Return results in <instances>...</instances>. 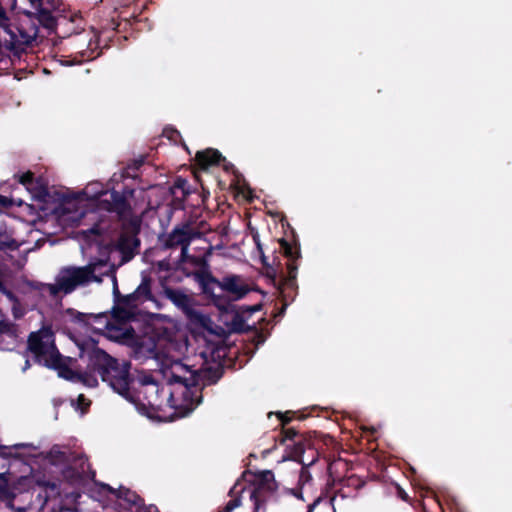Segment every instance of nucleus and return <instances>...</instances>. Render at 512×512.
Instances as JSON below:
<instances>
[{"label": "nucleus", "mask_w": 512, "mask_h": 512, "mask_svg": "<svg viewBox=\"0 0 512 512\" xmlns=\"http://www.w3.org/2000/svg\"><path fill=\"white\" fill-rule=\"evenodd\" d=\"M39 33L37 24L28 16L22 20L16 31L9 25L6 14V0H0V59L8 51L18 49L22 45H30Z\"/></svg>", "instance_id": "obj_7"}, {"label": "nucleus", "mask_w": 512, "mask_h": 512, "mask_svg": "<svg viewBox=\"0 0 512 512\" xmlns=\"http://www.w3.org/2000/svg\"><path fill=\"white\" fill-rule=\"evenodd\" d=\"M297 265L294 262L287 263V271H288V282L290 285L294 283L297 277Z\"/></svg>", "instance_id": "obj_23"}, {"label": "nucleus", "mask_w": 512, "mask_h": 512, "mask_svg": "<svg viewBox=\"0 0 512 512\" xmlns=\"http://www.w3.org/2000/svg\"><path fill=\"white\" fill-rule=\"evenodd\" d=\"M77 400H78V405H84L85 404V397H84V395L80 394L78 396Z\"/></svg>", "instance_id": "obj_31"}, {"label": "nucleus", "mask_w": 512, "mask_h": 512, "mask_svg": "<svg viewBox=\"0 0 512 512\" xmlns=\"http://www.w3.org/2000/svg\"><path fill=\"white\" fill-rule=\"evenodd\" d=\"M29 2L31 3V5L33 7H39L40 2H42V0H29ZM14 5H15V0H6V7H8V6L14 7Z\"/></svg>", "instance_id": "obj_28"}, {"label": "nucleus", "mask_w": 512, "mask_h": 512, "mask_svg": "<svg viewBox=\"0 0 512 512\" xmlns=\"http://www.w3.org/2000/svg\"><path fill=\"white\" fill-rule=\"evenodd\" d=\"M93 337L87 339H75L81 358L87 357L91 366L101 376L102 380L119 395L133 401L130 393L129 364L118 362L104 350L97 347Z\"/></svg>", "instance_id": "obj_5"}, {"label": "nucleus", "mask_w": 512, "mask_h": 512, "mask_svg": "<svg viewBox=\"0 0 512 512\" xmlns=\"http://www.w3.org/2000/svg\"><path fill=\"white\" fill-rule=\"evenodd\" d=\"M139 244L140 242L134 234L123 233L120 235L117 243L118 251L121 254L120 264L130 261L134 257Z\"/></svg>", "instance_id": "obj_14"}, {"label": "nucleus", "mask_w": 512, "mask_h": 512, "mask_svg": "<svg viewBox=\"0 0 512 512\" xmlns=\"http://www.w3.org/2000/svg\"><path fill=\"white\" fill-rule=\"evenodd\" d=\"M103 228L99 224H95L93 227L83 230L84 233H89L92 235H99L102 232Z\"/></svg>", "instance_id": "obj_27"}, {"label": "nucleus", "mask_w": 512, "mask_h": 512, "mask_svg": "<svg viewBox=\"0 0 512 512\" xmlns=\"http://www.w3.org/2000/svg\"><path fill=\"white\" fill-rule=\"evenodd\" d=\"M164 296L180 309L190 320L201 322L203 315L195 308L192 296L180 289L165 288Z\"/></svg>", "instance_id": "obj_10"}, {"label": "nucleus", "mask_w": 512, "mask_h": 512, "mask_svg": "<svg viewBox=\"0 0 512 512\" xmlns=\"http://www.w3.org/2000/svg\"><path fill=\"white\" fill-rule=\"evenodd\" d=\"M29 367V361L26 360L25 366L23 367V371H25Z\"/></svg>", "instance_id": "obj_33"}, {"label": "nucleus", "mask_w": 512, "mask_h": 512, "mask_svg": "<svg viewBox=\"0 0 512 512\" xmlns=\"http://www.w3.org/2000/svg\"><path fill=\"white\" fill-rule=\"evenodd\" d=\"M194 160H226L224 157H222L221 153L212 148H208L203 151H198L196 154V157Z\"/></svg>", "instance_id": "obj_18"}, {"label": "nucleus", "mask_w": 512, "mask_h": 512, "mask_svg": "<svg viewBox=\"0 0 512 512\" xmlns=\"http://www.w3.org/2000/svg\"><path fill=\"white\" fill-rule=\"evenodd\" d=\"M0 332L6 333L11 337H16V327L14 324L7 322V321H1L0 322Z\"/></svg>", "instance_id": "obj_22"}, {"label": "nucleus", "mask_w": 512, "mask_h": 512, "mask_svg": "<svg viewBox=\"0 0 512 512\" xmlns=\"http://www.w3.org/2000/svg\"><path fill=\"white\" fill-rule=\"evenodd\" d=\"M281 247L285 256L289 259L288 262H295L300 257L299 249L292 247L289 243L283 241Z\"/></svg>", "instance_id": "obj_20"}, {"label": "nucleus", "mask_w": 512, "mask_h": 512, "mask_svg": "<svg viewBox=\"0 0 512 512\" xmlns=\"http://www.w3.org/2000/svg\"><path fill=\"white\" fill-rule=\"evenodd\" d=\"M144 196L141 190L105 191L102 183L91 182L76 197L62 204L60 219L70 225H80L86 218L96 220V211H88V207L115 212L122 219L136 218L142 211L135 201L144 199Z\"/></svg>", "instance_id": "obj_2"}, {"label": "nucleus", "mask_w": 512, "mask_h": 512, "mask_svg": "<svg viewBox=\"0 0 512 512\" xmlns=\"http://www.w3.org/2000/svg\"><path fill=\"white\" fill-rule=\"evenodd\" d=\"M266 477H267V479H268V478H272V477H273V474H272L271 472H267V473H266Z\"/></svg>", "instance_id": "obj_34"}, {"label": "nucleus", "mask_w": 512, "mask_h": 512, "mask_svg": "<svg viewBox=\"0 0 512 512\" xmlns=\"http://www.w3.org/2000/svg\"><path fill=\"white\" fill-rule=\"evenodd\" d=\"M18 247L17 242L12 236L11 231L8 229L7 225L3 222H0V249H11L14 250Z\"/></svg>", "instance_id": "obj_16"}, {"label": "nucleus", "mask_w": 512, "mask_h": 512, "mask_svg": "<svg viewBox=\"0 0 512 512\" xmlns=\"http://www.w3.org/2000/svg\"><path fill=\"white\" fill-rule=\"evenodd\" d=\"M294 434H295V433H294L293 431H288V432H287V437H288V438H292Z\"/></svg>", "instance_id": "obj_32"}, {"label": "nucleus", "mask_w": 512, "mask_h": 512, "mask_svg": "<svg viewBox=\"0 0 512 512\" xmlns=\"http://www.w3.org/2000/svg\"><path fill=\"white\" fill-rule=\"evenodd\" d=\"M110 321L109 317L105 314L93 315L82 313H77L73 320L75 329L79 330V332H94L101 336L105 333Z\"/></svg>", "instance_id": "obj_11"}, {"label": "nucleus", "mask_w": 512, "mask_h": 512, "mask_svg": "<svg viewBox=\"0 0 512 512\" xmlns=\"http://www.w3.org/2000/svg\"><path fill=\"white\" fill-rule=\"evenodd\" d=\"M128 334V329L122 323L110 321L103 336L114 341H120L127 338Z\"/></svg>", "instance_id": "obj_15"}, {"label": "nucleus", "mask_w": 512, "mask_h": 512, "mask_svg": "<svg viewBox=\"0 0 512 512\" xmlns=\"http://www.w3.org/2000/svg\"><path fill=\"white\" fill-rule=\"evenodd\" d=\"M19 182L36 200L43 201L49 195L48 181L42 176L35 177L30 171L19 175Z\"/></svg>", "instance_id": "obj_13"}, {"label": "nucleus", "mask_w": 512, "mask_h": 512, "mask_svg": "<svg viewBox=\"0 0 512 512\" xmlns=\"http://www.w3.org/2000/svg\"><path fill=\"white\" fill-rule=\"evenodd\" d=\"M28 349L39 364L57 370L60 377L71 381H82L89 387L97 385L96 378H84L64 366L62 356L55 345L54 332L49 326H43L40 330L30 333Z\"/></svg>", "instance_id": "obj_6"}, {"label": "nucleus", "mask_w": 512, "mask_h": 512, "mask_svg": "<svg viewBox=\"0 0 512 512\" xmlns=\"http://www.w3.org/2000/svg\"><path fill=\"white\" fill-rule=\"evenodd\" d=\"M201 284L204 292H209L210 285L215 284L222 292L227 294L231 301H238L244 298L250 291L245 279L236 274L226 275L220 280L208 275L202 278Z\"/></svg>", "instance_id": "obj_9"}, {"label": "nucleus", "mask_w": 512, "mask_h": 512, "mask_svg": "<svg viewBox=\"0 0 512 512\" xmlns=\"http://www.w3.org/2000/svg\"><path fill=\"white\" fill-rule=\"evenodd\" d=\"M192 228L189 225H182L175 227L165 240V246L167 248H173L180 246L181 253L179 257V263H184L189 258L188 247L191 242Z\"/></svg>", "instance_id": "obj_12"}, {"label": "nucleus", "mask_w": 512, "mask_h": 512, "mask_svg": "<svg viewBox=\"0 0 512 512\" xmlns=\"http://www.w3.org/2000/svg\"><path fill=\"white\" fill-rule=\"evenodd\" d=\"M156 331L157 342L149 340L141 343L135 349L134 357L139 361L160 360V372L166 386L160 388L152 376L144 375L139 378V394L143 395L150 406L155 407L162 405L164 395L169 406L175 410L176 417L182 418L201 402L203 375L199 370H192L181 362L180 357L186 353L188 344L185 333L174 321H166Z\"/></svg>", "instance_id": "obj_1"}, {"label": "nucleus", "mask_w": 512, "mask_h": 512, "mask_svg": "<svg viewBox=\"0 0 512 512\" xmlns=\"http://www.w3.org/2000/svg\"><path fill=\"white\" fill-rule=\"evenodd\" d=\"M203 164H213L214 162H208V161H205V162H202Z\"/></svg>", "instance_id": "obj_35"}, {"label": "nucleus", "mask_w": 512, "mask_h": 512, "mask_svg": "<svg viewBox=\"0 0 512 512\" xmlns=\"http://www.w3.org/2000/svg\"><path fill=\"white\" fill-rule=\"evenodd\" d=\"M0 456L20 460L32 467L36 463L60 466L66 462L67 453L59 446H53L48 452H40L31 443H18L10 446H0Z\"/></svg>", "instance_id": "obj_8"}, {"label": "nucleus", "mask_w": 512, "mask_h": 512, "mask_svg": "<svg viewBox=\"0 0 512 512\" xmlns=\"http://www.w3.org/2000/svg\"><path fill=\"white\" fill-rule=\"evenodd\" d=\"M250 498L254 501L255 512H259L260 499H261L260 491L255 490V491L250 492Z\"/></svg>", "instance_id": "obj_26"}, {"label": "nucleus", "mask_w": 512, "mask_h": 512, "mask_svg": "<svg viewBox=\"0 0 512 512\" xmlns=\"http://www.w3.org/2000/svg\"><path fill=\"white\" fill-rule=\"evenodd\" d=\"M240 505H241L240 498L239 497H234L219 512H232L234 509H236Z\"/></svg>", "instance_id": "obj_24"}, {"label": "nucleus", "mask_w": 512, "mask_h": 512, "mask_svg": "<svg viewBox=\"0 0 512 512\" xmlns=\"http://www.w3.org/2000/svg\"><path fill=\"white\" fill-rule=\"evenodd\" d=\"M319 499L315 500L312 504H310L308 506V511L307 512H313L314 508L316 507V505L319 503Z\"/></svg>", "instance_id": "obj_30"}, {"label": "nucleus", "mask_w": 512, "mask_h": 512, "mask_svg": "<svg viewBox=\"0 0 512 512\" xmlns=\"http://www.w3.org/2000/svg\"><path fill=\"white\" fill-rule=\"evenodd\" d=\"M37 10L38 21L48 29H53L56 26V20L52 14L45 8H42V2L39 7H34Z\"/></svg>", "instance_id": "obj_17"}, {"label": "nucleus", "mask_w": 512, "mask_h": 512, "mask_svg": "<svg viewBox=\"0 0 512 512\" xmlns=\"http://www.w3.org/2000/svg\"><path fill=\"white\" fill-rule=\"evenodd\" d=\"M133 297L144 301L150 298V281L144 279L133 294Z\"/></svg>", "instance_id": "obj_19"}, {"label": "nucleus", "mask_w": 512, "mask_h": 512, "mask_svg": "<svg viewBox=\"0 0 512 512\" xmlns=\"http://www.w3.org/2000/svg\"><path fill=\"white\" fill-rule=\"evenodd\" d=\"M8 300L12 304L11 309H12V314H13L14 318L20 319L21 317H23L25 314V309L21 306L20 302L15 297V295L13 294V299H8Z\"/></svg>", "instance_id": "obj_21"}, {"label": "nucleus", "mask_w": 512, "mask_h": 512, "mask_svg": "<svg viewBox=\"0 0 512 512\" xmlns=\"http://www.w3.org/2000/svg\"><path fill=\"white\" fill-rule=\"evenodd\" d=\"M0 293L5 295L7 297V299H13V293L11 291H9L5 286L4 275H3L2 271H0Z\"/></svg>", "instance_id": "obj_25"}, {"label": "nucleus", "mask_w": 512, "mask_h": 512, "mask_svg": "<svg viewBox=\"0 0 512 512\" xmlns=\"http://www.w3.org/2000/svg\"><path fill=\"white\" fill-rule=\"evenodd\" d=\"M14 200L0 195V208H7L13 204Z\"/></svg>", "instance_id": "obj_29"}, {"label": "nucleus", "mask_w": 512, "mask_h": 512, "mask_svg": "<svg viewBox=\"0 0 512 512\" xmlns=\"http://www.w3.org/2000/svg\"><path fill=\"white\" fill-rule=\"evenodd\" d=\"M80 457L76 458L74 462L64 469H62V481L55 482L46 480L45 477H29L23 476L21 477L17 484L10 488L8 485V480L6 479L4 474H0V499L7 500V506L10 509L15 510L16 512H26L31 509L30 506H21L15 507L12 500L15 499L18 494H21L26 487L30 486L32 482H35L36 485L40 488L44 489V494L41 492L38 493V497L43 499L40 504V508H43L44 503L51 497L64 496L67 500L71 502H77L80 498V494L77 490V478L81 470L79 468Z\"/></svg>", "instance_id": "obj_3"}, {"label": "nucleus", "mask_w": 512, "mask_h": 512, "mask_svg": "<svg viewBox=\"0 0 512 512\" xmlns=\"http://www.w3.org/2000/svg\"><path fill=\"white\" fill-rule=\"evenodd\" d=\"M115 269V265L106 259H94L84 266L66 265L58 270L54 283H37L34 287L56 298L69 295L78 288L100 284L104 277H110L114 291H117Z\"/></svg>", "instance_id": "obj_4"}]
</instances>
